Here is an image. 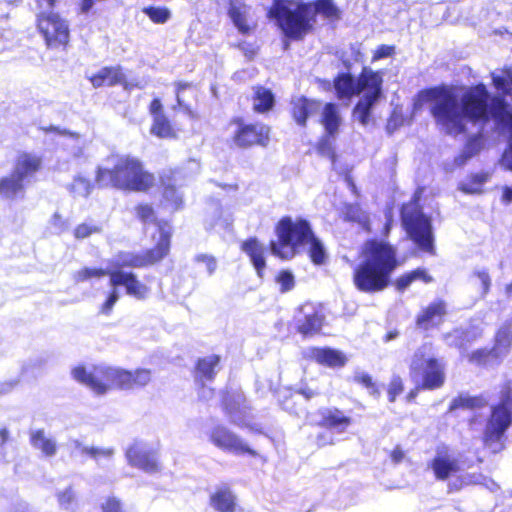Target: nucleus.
I'll return each mask as SVG.
<instances>
[{
	"instance_id": "7",
	"label": "nucleus",
	"mask_w": 512,
	"mask_h": 512,
	"mask_svg": "<svg viewBox=\"0 0 512 512\" xmlns=\"http://www.w3.org/2000/svg\"><path fill=\"white\" fill-rule=\"evenodd\" d=\"M401 224L409 239L418 249L435 254L434 233L431 219L423 212L419 197L415 194L409 203L402 205Z\"/></svg>"
},
{
	"instance_id": "50",
	"label": "nucleus",
	"mask_w": 512,
	"mask_h": 512,
	"mask_svg": "<svg viewBox=\"0 0 512 512\" xmlns=\"http://www.w3.org/2000/svg\"><path fill=\"white\" fill-rule=\"evenodd\" d=\"M403 391V382L400 376H393L388 386V399L394 402Z\"/></svg>"
},
{
	"instance_id": "29",
	"label": "nucleus",
	"mask_w": 512,
	"mask_h": 512,
	"mask_svg": "<svg viewBox=\"0 0 512 512\" xmlns=\"http://www.w3.org/2000/svg\"><path fill=\"white\" fill-rule=\"evenodd\" d=\"M124 80L125 76L119 66L103 67L96 74L90 77V82L95 88H99L104 85L114 86L122 83Z\"/></svg>"
},
{
	"instance_id": "11",
	"label": "nucleus",
	"mask_w": 512,
	"mask_h": 512,
	"mask_svg": "<svg viewBox=\"0 0 512 512\" xmlns=\"http://www.w3.org/2000/svg\"><path fill=\"white\" fill-rule=\"evenodd\" d=\"M383 78L380 72L364 67L358 77L349 72L339 73L334 79V89L339 100H351L362 92L381 88Z\"/></svg>"
},
{
	"instance_id": "27",
	"label": "nucleus",
	"mask_w": 512,
	"mask_h": 512,
	"mask_svg": "<svg viewBox=\"0 0 512 512\" xmlns=\"http://www.w3.org/2000/svg\"><path fill=\"white\" fill-rule=\"evenodd\" d=\"M446 314V305L443 301L430 303L421 314L417 316L416 323L420 328L428 329L441 322Z\"/></svg>"
},
{
	"instance_id": "16",
	"label": "nucleus",
	"mask_w": 512,
	"mask_h": 512,
	"mask_svg": "<svg viewBox=\"0 0 512 512\" xmlns=\"http://www.w3.org/2000/svg\"><path fill=\"white\" fill-rule=\"evenodd\" d=\"M208 436L213 445L225 452H230L236 455H256V451L250 448L241 437L223 425L218 424L214 426L210 430Z\"/></svg>"
},
{
	"instance_id": "12",
	"label": "nucleus",
	"mask_w": 512,
	"mask_h": 512,
	"mask_svg": "<svg viewBox=\"0 0 512 512\" xmlns=\"http://www.w3.org/2000/svg\"><path fill=\"white\" fill-rule=\"evenodd\" d=\"M159 239L156 246L142 252L121 251L113 259L114 269L142 268L163 259L170 249V233L158 225Z\"/></svg>"
},
{
	"instance_id": "9",
	"label": "nucleus",
	"mask_w": 512,
	"mask_h": 512,
	"mask_svg": "<svg viewBox=\"0 0 512 512\" xmlns=\"http://www.w3.org/2000/svg\"><path fill=\"white\" fill-rule=\"evenodd\" d=\"M109 275L111 287H124L126 294L136 300H145L150 294V288L138 280L133 272L124 271L123 269H112L106 271L102 268L85 267L75 273L76 282H83L92 277H103Z\"/></svg>"
},
{
	"instance_id": "18",
	"label": "nucleus",
	"mask_w": 512,
	"mask_h": 512,
	"mask_svg": "<svg viewBox=\"0 0 512 512\" xmlns=\"http://www.w3.org/2000/svg\"><path fill=\"white\" fill-rule=\"evenodd\" d=\"M222 406L230 422L238 427L248 425V406L243 394L226 393L222 399Z\"/></svg>"
},
{
	"instance_id": "52",
	"label": "nucleus",
	"mask_w": 512,
	"mask_h": 512,
	"mask_svg": "<svg viewBox=\"0 0 512 512\" xmlns=\"http://www.w3.org/2000/svg\"><path fill=\"white\" fill-rule=\"evenodd\" d=\"M195 262L204 264L209 276H211L217 269V260L212 255L198 254L195 256Z\"/></svg>"
},
{
	"instance_id": "44",
	"label": "nucleus",
	"mask_w": 512,
	"mask_h": 512,
	"mask_svg": "<svg viewBox=\"0 0 512 512\" xmlns=\"http://www.w3.org/2000/svg\"><path fill=\"white\" fill-rule=\"evenodd\" d=\"M57 499L61 508L75 511L77 507L76 494L71 486L66 488L64 491L57 493Z\"/></svg>"
},
{
	"instance_id": "46",
	"label": "nucleus",
	"mask_w": 512,
	"mask_h": 512,
	"mask_svg": "<svg viewBox=\"0 0 512 512\" xmlns=\"http://www.w3.org/2000/svg\"><path fill=\"white\" fill-rule=\"evenodd\" d=\"M354 381L367 388L371 395L375 397H378L380 395L378 387L375 385V383L372 380V377L368 373L360 370L356 371L354 374Z\"/></svg>"
},
{
	"instance_id": "6",
	"label": "nucleus",
	"mask_w": 512,
	"mask_h": 512,
	"mask_svg": "<svg viewBox=\"0 0 512 512\" xmlns=\"http://www.w3.org/2000/svg\"><path fill=\"white\" fill-rule=\"evenodd\" d=\"M77 382L87 386L98 395L105 394L108 389L117 387L132 389V372L107 365H94L90 368L78 365L71 371Z\"/></svg>"
},
{
	"instance_id": "62",
	"label": "nucleus",
	"mask_w": 512,
	"mask_h": 512,
	"mask_svg": "<svg viewBox=\"0 0 512 512\" xmlns=\"http://www.w3.org/2000/svg\"><path fill=\"white\" fill-rule=\"evenodd\" d=\"M359 213H360V209L356 205L350 204L345 207V217L348 220H351V221L359 220Z\"/></svg>"
},
{
	"instance_id": "30",
	"label": "nucleus",
	"mask_w": 512,
	"mask_h": 512,
	"mask_svg": "<svg viewBox=\"0 0 512 512\" xmlns=\"http://www.w3.org/2000/svg\"><path fill=\"white\" fill-rule=\"evenodd\" d=\"M310 356L317 363L328 367H342L346 363L344 354L332 348H313Z\"/></svg>"
},
{
	"instance_id": "32",
	"label": "nucleus",
	"mask_w": 512,
	"mask_h": 512,
	"mask_svg": "<svg viewBox=\"0 0 512 512\" xmlns=\"http://www.w3.org/2000/svg\"><path fill=\"white\" fill-rule=\"evenodd\" d=\"M485 137L480 131L468 137L462 151L455 158V164L457 166H463L472 157L480 153L484 147Z\"/></svg>"
},
{
	"instance_id": "22",
	"label": "nucleus",
	"mask_w": 512,
	"mask_h": 512,
	"mask_svg": "<svg viewBox=\"0 0 512 512\" xmlns=\"http://www.w3.org/2000/svg\"><path fill=\"white\" fill-rule=\"evenodd\" d=\"M319 416V424L336 433L345 432L352 423V418L336 407L320 409Z\"/></svg>"
},
{
	"instance_id": "2",
	"label": "nucleus",
	"mask_w": 512,
	"mask_h": 512,
	"mask_svg": "<svg viewBox=\"0 0 512 512\" xmlns=\"http://www.w3.org/2000/svg\"><path fill=\"white\" fill-rule=\"evenodd\" d=\"M320 14L329 20H339L341 11L333 0L302 2L296 0H274L268 16L275 20L287 40H302L316 22Z\"/></svg>"
},
{
	"instance_id": "42",
	"label": "nucleus",
	"mask_w": 512,
	"mask_h": 512,
	"mask_svg": "<svg viewBox=\"0 0 512 512\" xmlns=\"http://www.w3.org/2000/svg\"><path fill=\"white\" fill-rule=\"evenodd\" d=\"M143 12L154 22L157 24L166 23L170 17L171 12L166 7L160 6H148L143 9Z\"/></svg>"
},
{
	"instance_id": "14",
	"label": "nucleus",
	"mask_w": 512,
	"mask_h": 512,
	"mask_svg": "<svg viewBox=\"0 0 512 512\" xmlns=\"http://www.w3.org/2000/svg\"><path fill=\"white\" fill-rule=\"evenodd\" d=\"M125 456L130 466L138 468L145 473L155 474L161 470L157 449L144 441H134L126 449Z\"/></svg>"
},
{
	"instance_id": "60",
	"label": "nucleus",
	"mask_w": 512,
	"mask_h": 512,
	"mask_svg": "<svg viewBox=\"0 0 512 512\" xmlns=\"http://www.w3.org/2000/svg\"><path fill=\"white\" fill-rule=\"evenodd\" d=\"M489 354L490 351H488L487 349H477L471 353L470 361L477 364H481L486 360Z\"/></svg>"
},
{
	"instance_id": "15",
	"label": "nucleus",
	"mask_w": 512,
	"mask_h": 512,
	"mask_svg": "<svg viewBox=\"0 0 512 512\" xmlns=\"http://www.w3.org/2000/svg\"><path fill=\"white\" fill-rule=\"evenodd\" d=\"M38 29L49 47L65 45L68 42L69 26L56 13H41L38 16Z\"/></svg>"
},
{
	"instance_id": "41",
	"label": "nucleus",
	"mask_w": 512,
	"mask_h": 512,
	"mask_svg": "<svg viewBox=\"0 0 512 512\" xmlns=\"http://www.w3.org/2000/svg\"><path fill=\"white\" fill-rule=\"evenodd\" d=\"M68 190L74 197H88L92 190V184L89 179L79 175L68 185Z\"/></svg>"
},
{
	"instance_id": "61",
	"label": "nucleus",
	"mask_w": 512,
	"mask_h": 512,
	"mask_svg": "<svg viewBox=\"0 0 512 512\" xmlns=\"http://www.w3.org/2000/svg\"><path fill=\"white\" fill-rule=\"evenodd\" d=\"M409 273L413 274L412 278L414 281L420 279L425 283H430L433 280L432 277L429 274H427L424 268H417L415 270L410 271Z\"/></svg>"
},
{
	"instance_id": "63",
	"label": "nucleus",
	"mask_w": 512,
	"mask_h": 512,
	"mask_svg": "<svg viewBox=\"0 0 512 512\" xmlns=\"http://www.w3.org/2000/svg\"><path fill=\"white\" fill-rule=\"evenodd\" d=\"M401 125V120L394 114L388 119L386 124V131L388 134H392Z\"/></svg>"
},
{
	"instance_id": "54",
	"label": "nucleus",
	"mask_w": 512,
	"mask_h": 512,
	"mask_svg": "<svg viewBox=\"0 0 512 512\" xmlns=\"http://www.w3.org/2000/svg\"><path fill=\"white\" fill-rule=\"evenodd\" d=\"M137 217L144 223L154 221V210L148 204H140L136 207Z\"/></svg>"
},
{
	"instance_id": "19",
	"label": "nucleus",
	"mask_w": 512,
	"mask_h": 512,
	"mask_svg": "<svg viewBox=\"0 0 512 512\" xmlns=\"http://www.w3.org/2000/svg\"><path fill=\"white\" fill-rule=\"evenodd\" d=\"M269 127L264 124H240L234 141L239 147L252 145L266 146L269 141Z\"/></svg>"
},
{
	"instance_id": "56",
	"label": "nucleus",
	"mask_w": 512,
	"mask_h": 512,
	"mask_svg": "<svg viewBox=\"0 0 512 512\" xmlns=\"http://www.w3.org/2000/svg\"><path fill=\"white\" fill-rule=\"evenodd\" d=\"M473 274L480 280L483 288L482 294L485 296L489 292L491 286V278L487 269H476Z\"/></svg>"
},
{
	"instance_id": "64",
	"label": "nucleus",
	"mask_w": 512,
	"mask_h": 512,
	"mask_svg": "<svg viewBox=\"0 0 512 512\" xmlns=\"http://www.w3.org/2000/svg\"><path fill=\"white\" fill-rule=\"evenodd\" d=\"M150 113L153 115V118L156 115H164L162 112V103L160 99L155 98L151 101L150 107H149Z\"/></svg>"
},
{
	"instance_id": "39",
	"label": "nucleus",
	"mask_w": 512,
	"mask_h": 512,
	"mask_svg": "<svg viewBox=\"0 0 512 512\" xmlns=\"http://www.w3.org/2000/svg\"><path fill=\"white\" fill-rule=\"evenodd\" d=\"M309 245V257L315 265H322L327 258L326 249L321 240L313 233L311 240L307 241Z\"/></svg>"
},
{
	"instance_id": "23",
	"label": "nucleus",
	"mask_w": 512,
	"mask_h": 512,
	"mask_svg": "<svg viewBox=\"0 0 512 512\" xmlns=\"http://www.w3.org/2000/svg\"><path fill=\"white\" fill-rule=\"evenodd\" d=\"M382 96V87L366 91L353 109V116L362 126H366L372 114V111Z\"/></svg>"
},
{
	"instance_id": "17",
	"label": "nucleus",
	"mask_w": 512,
	"mask_h": 512,
	"mask_svg": "<svg viewBox=\"0 0 512 512\" xmlns=\"http://www.w3.org/2000/svg\"><path fill=\"white\" fill-rule=\"evenodd\" d=\"M437 480H447L460 471V461L445 445L438 446L433 459L428 463Z\"/></svg>"
},
{
	"instance_id": "38",
	"label": "nucleus",
	"mask_w": 512,
	"mask_h": 512,
	"mask_svg": "<svg viewBox=\"0 0 512 512\" xmlns=\"http://www.w3.org/2000/svg\"><path fill=\"white\" fill-rule=\"evenodd\" d=\"M274 102V95L269 89L263 87L257 89L253 103L254 109L257 112L263 113L271 110Z\"/></svg>"
},
{
	"instance_id": "45",
	"label": "nucleus",
	"mask_w": 512,
	"mask_h": 512,
	"mask_svg": "<svg viewBox=\"0 0 512 512\" xmlns=\"http://www.w3.org/2000/svg\"><path fill=\"white\" fill-rule=\"evenodd\" d=\"M336 135H325L319 140L317 151L320 155L330 158L332 161L335 159V151L333 147V140Z\"/></svg>"
},
{
	"instance_id": "37",
	"label": "nucleus",
	"mask_w": 512,
	"mask_h": 512,
	"mask_svg": "<svg viewBox=\"0 0 512 512\" xmlns=\"http://www.w3.org/2000/svg\"><path fill=\"white\" fill-rule=\"evenodd\" d=\"M512 342V317L507 320L498 330L495 336L493 351H507Z\"/></svg>"
},
{
	"instance_id": "53",
	"label": "nucleus",
	"mask_w": 512,
	"mask_h": 512,
	"mask_svg": "<svg viewBox=\"0 0 512 512\" xmlns=\"http://www.w3.org/2000/svg\"><path fill=\"white\" fill-rule=\"evenodd\" d=\"M99 231H100V228L96 225L82 223L75 228L74 236L77 239H84V238L89 237L91 234L97 233Z\"/></svg>"
},
{
	"instance_id": "21",
	"label": "nucleus",
	"mask_w": 512,
	"mask_h": 512,
	"mask_svg": "<svg viewBox=\"0 0 512 512\" xmlns=\"http://www.w3.org/2000/svg\"><path fill=\"white\" fill-rule=\"evenodd\" d=\"M210 506L217 512H235L237 498L231 487L222 483L215 487L209 497Z\"/></svg>"
},
{
	"instance_id": "10",
	"label": "nucleus",
	"mask_w": 512,
	"mask_h": 512,
	"mask_svg": "<svg viewBox=\"0 0 512 512\" xmlns=\"http://www.w3.org/2000/svg\"><path fill=\"white\" fill-rule=\"evenodd\" d=\"M41 157L22 153L17 157L13 171L0 179V196L12 200L22 196L25 190L24 181L34 175L41 167Z\"/></svg>"
},
{
	"instance_id": "20",
	"label": "nucleus",
	"mask_w": 512,
	"mask_h": 512,
	"mask_svg": "<svg viewBox=\"0 0 512 512\" xmlns=\"http://www.w3.org/2000/svg\"><path fill=\"white\" fill-rule=\"evenodd\" d=\"M323 321L324 315L320 309L313 304L306 303L299 309V314L296 318L297 329L304 336L314 335L321 330Z\"/></svg>"
},
{
	"instance_id": "35",
	"label": "nucleus",
	"mask_w": 512,
	"mask_h": 512,
	"mask_svg": "<svg viewBox=\"0 0 512 512\" xmlns=\"http://www.w3.org/2000/svg\"><path fill=\"white\" fill-rule=\"evenodd\" d=\"M487 180L488 174L486 173L471 174L465 181L459 183V190L466 194H479Z\"/></svg>"
},
{
	"instance_id": "58",
	"label": "nucleus",
	"mask_w": 512,
	"mask_h": 512,
	"mask_svg": "<svg viewBox=\"0 0 512 512\" xmlns=\"http://www.w3.org/2000/svg\"><path fill=\"white\" fill-rule=\"evenodd\" d=\"M394 50H395L394 46H389V45H385V44L380 45L376 49L372 60L377 61V60H380L383 58L390 57L393 55Z\"/></svg>"
},
{
	"instance_id": "34",
	"label": "nucleus",
	"mask_w": 512,
	"mask_h": 512,
	"mask_svg": "<svg viewBox=\"0 0 512 512\" xmlns=\"http://www.w3.org/2000/svg\"><path fill=\"white\" fill-rule=\"evenodd\" d=\"M212 217H207L205 219V227L206 229H214L219 227L223 230H228L233 222L232 216L230 213H224L222 207L219 203H214L212 205Z\"/></svg>"
},
{
	"instance_id": "33",
	"label": "nucleus",
	"mask_w": 512,
	"mask_h": 512,
	"mask_svg": "<svg viewBox=\"0 0 512 512\" xmlns=\"http://www.w3.org/2000/svg\"><path fill=\"white\" fill-rule=\"evenodd\" d=\"M30 444L33 448L40 450L45 457H53L57 453V443L54 438L45 434L43 429L30 432Z\"/></svg>"
},
{
	"instance_id": "3",
	"label": "nucleus",
	"mask_w": 512,
	"mask_h": 512,
	"mask_svg": "<svg viewBox=\"0 0 512 512\" xmlns=\"http://www.w3.org/2000/svg\"><path fill=\"white\" fill-rule=\"evenodd\" d=\"M397 266L394 246L385 241L369 240L363 249V259L354 269V285L365 293L382 291L389 286Z\"/></svg>"
},
{
	"instance_id": "36",
	"label": "nucleus",
	"mask_w": 512,
	"mask_h": 512,
	"mask_svg": "<svg viewBox=\"0 0 512 512\" xmlns=\"http://www.w3.org/2000/svg\"><path fill=\"white\" fill-rule=\"evenodd\" d=\"M486 400L481 396H470L468 394H460L454 398L449 406V411H454L459 408H480L485 406Z\"/></svg>"
},
{
	"instance_id": "4",
	"label": "nucleus",
	"mask_w": 512,
	"mask_h": 512,
	"mask_svg": "<svg viewBox=\"0 0 512 512\" xmlns=\"http://www.w3.org/2000/svg\"><path fill=\"white\" fill-rule=\"evenodd\" d=\"M110 161L111 168H97L95 180L99 187L111 186L124 191H146L153 185V175L143 169L138 158L120 155L112 157Z\"/></svg>"
},
{
	"instance_id": "51",
	"label": "nucleus",
	"mask_w": 512,
	"mask_h": 512,
	"mask_svg": "<svg viewBox=\"0 0 512 512\" xmlns=\"http://www.w3.org/2000/svg\"><path fill=\"white\" fill-rule=\"evenodd\" d=\"M151 379L150 371L147 369H137L132 373V388L145 386Z\"/></svg>"
},
{
	"instance_id": "47",
	"label": "nucleus",
	"mask_w": 512,
	"mask_h": 512,
	"mask_svg": "<svg viewBox=\"0 0 512 512\" xmlns=\"http://www.w3.org/2000/svg\"><path fill=\"white\" fill-rule=\"evenodd\" d=\"M164 200L171 205L173 210H177L182 206V195L174 186H166L163 191Z\"/></svg>"
},
{
	"instance_id": "26",
	"label": "nucleus",
	"mask_w": 512,
	"mask_h": 512,
	"mask_svg": "<svg viewBox=\"0 0 512 512\" xmlns=\"http://www.w3.org/2000/svg\"><path fill=\"white\" fill-rule=\"evenodd\" d=\"M220 363L218 355H208L199 358L196 362L194 377L196 382L204 385L205 382H211L215 378L217 368Z\"/></svg>"
},
{
	"instance_id": "55",
	"label": "nucleus",
	"mask_w": 512,
	"mask_h": 512,
	"mask_svg": "<svg viewBox=\"0 0 512 512\" xmlns=\"http://www.w3.org/2000/svg\"><path fill=\"white\" fill-rule=\"evenodd\" d=\"M101 512H123L121 501L114 497H108L101 505Z\"/></svg>"
},
{
	"instance_id": "5",
	"label": "nucleus",
	"mask_w": 512,
	"mask_h": 512,
	"mask_svg": "<svg viewBox=\"0 0 512 512\" xmlns=\"http://www.w3.org/2000/svg\"><path fill=\"white\" fill-rule=\"evenodd\" d=\"M277 240L270 242L271 253L281 259H292L313 236L310 222L302 217H282L275 227Z\"/></svg>"
},
{
	"instance_id": "8",
	"label": "nucleus",
	"mask_w": 512,
	"mask_h": 512,
	"mask_svg": "<svg viewBox=\"0 0 512 512\" xmlns=\"http://www.w3.org/2000/svg\"><path fill=\"white\" fill-rule=\"evenodd\" d=\"M410 376L427 390L440 388L445 381V366L431 354V347L422 345L413 354L409 366Z\"/></svg>"
},
{
	"instance_id": "43",
	"label": "nucleus",
	"mask_w": 512,
	"mask_h": 512,
	"mask_svg": "<svg viewBox=\"0 0 512 512\" xmlns=\"http://www.w3.org/2000/svg\"><path fill=\"white\" fill-rule=\"evenodd\" d=\"M82 454L88 455L90 458L95 460L100 465V459L104 458L111 460L115 454V449L112 447L101 448V447H83Z\"/></svg>"
},
{
	"instance_id": "31",
	"label": "nucleus",
	"mask_w": 512,
	"mask_h": 512,
	"mask_svg": "<svg viewBox=\"0 0 512 512\" xmlns=\"http://www.w3.org/2000/svg\"><path fill=\"white\" fill-rule=\"evenodd\" d=\"M320 122L328 135H337L342 123L339 108L335 103H326L322 108Z\"/></svg>"
},
{
	"instance_id": "49",
	"label": "nucleus",
	"mask_w": 512,
	"mask_h": 512,
	"mask_svg": "<svg viewBox=\"0 0 512 512\" xmlns=\"http://www.w3.org/2000/svg\"><path fill=\"white\" fill-rule=\"evenodd\" d=\"M120 298V294L118 291V287H112L111 291L109 292L106 300L100 307V313L104 315H109L114 307V305L117 303V301Z\"/></svg>"
},
{
	"instance_id": "48",
	"label": "nucleus",
	"mask_w": 512,
	"mask_h": 512,
	"mask_svg": "<svg viewBox=\"0 0 512 512\" xmlns=\"http://www.w3.org/2000/svg\"><path fill=\"white\" fill-rule=\"evenodd\" d=\"M277 283L280 285V291L286 293L294 288V275L289 270H282L276 277Z\"/></svg>"
},
{
	"instance_id": "1",
	"label": "nucleus",
	"mask_w": 512,
	"mask_h": 512,
	"mask_svg": "<svg viewBox=\"0 0 512 512\" xmlns=\"http://www.w3.org/2000/svg\"><path fill=\"white\" fill-rule=\"evenodd\" d=\"M491 77L494 87L512 100V68L493 72ZM419 98L433 102L431 115L449 135L464 134L468 123L483 129L492 120L495 131L509 134L500 165L512 171V107L504 98H491L483 83L467 88L460 97L446 87H432L420 91Z\"/></svg>"
},
{
	"instance_id": "28",
	"label": "nucleus",
	"mask_w": 512,
	"mask_h": 512,
	"mask_svg": "<svg viewBox=\"0 0 512 512\" xmlns=\"http://www.w3.org/2000/svg\"><path fill=\"white\" fill-rule=\"evenodd\" d=\"M228 14L235 27L242 34H247L250 31V26L247 22V17L250 7L247 6L242 0H229Z\"/></svg>"
},
{
	"instance_id": "57",
	"label": "nucleus",
	"mask_w": 512,
	"mask_h": 512,
	"mask_svg": "<svg viewBox=\"0 0 512 512\" xmlns=\"http://www.w3.org/2000/svg\"><path fill=\"white\" fill-rule=\"evenodd\" d=\"M191 86H192V84L188 83V82L179 81V82L175 83L177 104L180 107L185 108L186 110H188L189 107L184 103L182 94H183L184 90L190 88Z\"/></svg>"
},
{
	"instance_id": "13",
	"label": "nucleus",
	"mask_w": 512,
	"mask_h": 512,
	"mask_svg": "<svg viewBox=\"0 0 512 512\" xmlns=\"http://www.w3.org/2000/svg\"><path fill=\"white\" fill-rule=\"evenodd\" d=\"M512 425V391H501L500 401L491 409V415L485 427L486 441H499Z\"/></svg>"
},
{
	"instance_id": "59",
	"label": "nucleus",
	"mask_w": 512,
	"mask_h": 512,
	"mask_svg": "<svg viewBox=\"0 0 512 512\" xmlns=\"http://www.w3.org/2000/svg\"><path fill=\"white\" fill-rule=\"evenodd\" d=\"M413 274L405 273L404 275L400 276L396 281V288L399 291H404L407 289L412 282H414L412 278Z\"/></svg>"
},
{
	"instance_id": "40",
	"label": "nucleus",
	"mask_w": 512,
	"mask_h": 512,
	"mask_svg": "<svg viewBox=\"0 0 512 512\" xmlns=\"http://www.w3.org/2000/svg\"><path fill=\"white\" fill-rule=\"evenodd\" d=\"M150 132L159 138H171L174 136V131L165 115H156L153 118Z\"/></svg>"
},
{
	"instance_id": "24",
	"label": "nucleus",
	"mask_w": 512,
	"mask_h": 512,
	"mask_svg": "<svg viewBox=\"0 0 512 512\" xmlns=\"http://www.w3.org/2000/svg\"><path fill=\"white\" fill-rule=\"evenodd\" d=\"M241 250L249 257L257 276L263 278L266 268V247L256 237H249L241 244Z\"/></svg>"
},
{
	"instance_id": "25",
	"label": "nucleus",
	"mask_w": 512,
	"mask_h": 512,
	"mask_svg": "<svg viewBox=\"0 0 512 512\" xmlns=\"http://www.w3.org/2000/svg\"><path fill=\"white\" fill-rule=\"evenodd\" d=\"M291 105L293 119L301 127H305L307 119L317 114L321 109L320 101L309 99L305 96L292 99Z\"/></svg>"
}]
</instances>
